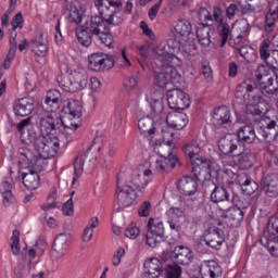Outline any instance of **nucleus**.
<instances>
[{
  "label": "nucleus",
  "instance_id": "nucleus-1",
  "mask_svg": "<svg viewBox=\"0 0 278 278\" xmlns=\"http://www.w3.org/2000/svg\"><path fill=\"white\" fill-rule=\"evenodd\" d=\"M155 60L159 62V68L154 71L155 86L166 88L168 84H176L181 79L176 70L184 64L181 59L173 53H168L164 48H157Z\"/></svg>",
  "mask_w": 278,
  "mask_h": 278
},
{
  "label": "nucleus",
  "instance_id": "nucleus-2",
  "mask_svg": "<svg viewBox=\"0 0 278 278\" xmlns=\"http://www.w3.org/2000/svg\"><path fill=\"white\" fill-rule=\"evenodd\" d=\"M28 140L33 144L35 151H37V157L41 160H49L55 157L58 151H60V144L66 147V137L64 135H58L56 138H49L38 132L37 128H28Z\"/></svg>",
  "mask_w": 278,
  "mask_h": 278
},
{
  "label": "nucleus",
  "instance_id": "nucleus-3",
  "mask_svg": "<svg viewBox=\"0 0 278 278\" xmlns=\"http://www.w3.org/2000/svg\"><path fill=\"white\" fill-rule=\"evenodd\" d=\"M39 129L46 138H58L53 136V131H59V136H64L66 144L71 142V134L79 129V124L65 125L62 118L53 116L52 113H42V109H38Z\"/></svg>",
  "mask_w": 278,
  "mask_h": 278
},
{
  "label": "nucleus",
  "instance_id": "nucleus-4",
  "mask_svg": "<svg viewBox=\"0 0 278 278\" xmlns=\"http://www.w3.org/2000/svg\"><path fill=\"white\" fill-rule=\"evenodd\" d=\"M147 186H149V180L142 182V175L139 173L132 174L125 187L121 188L117 185L115 191V205H117V208L125 210V207L134 205L136 198L144 194Z\"/></svg>",
  "mask_w": 278,
  "mask_h": 278
},
{
  "label": "nucleus",
  "instance_id": "nucleus-5",
  "mask_svg": "<svg viewBox=\"0 0 278 278\" xmlns=\"http://www.w3.org/2000/svg\"><path fill=\"white\" fill-rule=\"evenodd\" d=\"M38 154L29 148L18 149V164L22 168H28V172L22 174V181L27 190H38L40 186V176L36 173L35 166L38 164Z\"/></svg>",
  "mask_w": 278,
  "mask_h": 278
},
{
  "label": "nucleus",
  "instance_id": "nucleus-6",
  "mask_svg": "<svg viewBox=\"0 0 278 278\" xmlns=\"http://www.w3.org/2000/svg\"><path fill=\"white\" fill-rule=\"evenodd\" d=\"M236 206H218L220 218H223L228 227H240V223L244 220V210L249 208L250 203L244 200L236 198L232 200Z\"/></svg>",
  "mask_w": 278,
  "mask_h": 278
},
{
  "label": "nucleus",
  "instance_id": "nucleus-7",
  "mask_svg": "<svg viewBox=\"0 0 278 278\" xmlns=\"http://www.w3.org/2000/svg\"><path fill=\"white\" fill-rule=\"evenodd\" d=\"M167 103L170 110H186L190 108V97L181 89H170L167 91Z\"/></svg>",
  "mask_w": 278,
  "mask_h": 278
},
{
  "label": "nucleus",
  "instance_id": "nucleus-8",
  "mask_svg": "<svg viewBox=\"0 0 278 278\" xmlns=\"http://www.w3.org/2000/svg\"><path fill=\"white\" fill-rule=\"evenodd\" d=\"M170 260L178 266H189L194 261V252L188 247L176 245L169 254Z\"/></svg>",
  "mask_w": 278,
  "mask_h": 278
},
{
  "label": "nucleus",
  "instance_id": "nucleus-9",
  "mask_svg": "<svg viewBox=\"0 0 278 278\" xmlns=\"http://www.w3.org/2000/svg\"><path fill=\"white\" fill-rule=\"evenodd\" d=\"M218 150L227 157H233L242 147L237 138L226 135L217 140Z\"/></svg>",
  "mask_w": 278,
  "mask_h": 278
},
{
  "label": "nucleus",
  "instance_id": "nucleus-10",
  "mask_svg": "<svg viewBox=\"0 0 278 278\" xmlns=\"http://www.w3.org/2000/svg\"><path fill=\"white\" fill-rule=\"evenodd\" d=\"M263 239L268 249L278 251V217L271 218L263 231Z\"/></svg>",
  "mask_w": 278,
  "mask_h": 278
},
{
  "label": "nucleus",
  "instance_id": "nucleus-11",
  "mask_svg": "<svg viewBox=\"0 0 278 278\" xmlns=\"http://www.w3.org/2000/svg\"><path fill=\"white\" fill-rule=\"evenodd\" d=\"M261 188L269 199L278 198V174H267L261 179Z\"/></svg>",
  "mask_w": 278,
  "mask_h": 278
},
{
  "label": "nucleus",
  "instance_id": "nucleus-12",
  "mask_svg": "<svg viewBox=\"0 0 278 278\" xmlns=\"http://www.w3.org/2000/svg\"><path fill=\"white\" fill-rule=\"evenodd\" d=\"M269 49L270 40L266 39L262 42L260 47L261 60H263L265 64H267L271 68L278 71V50L274 49L271 51H268Z\"/></svg>",
  "mask_w": 278,
  "mask_h": 278
},
{
  "label": "nucleus",
  "instance_id": "nucleus-13",
  "mask_svg": "<svg viewBox=\"0 0 278 278\" xmlns=\"http://www.w3.org/2000/svg\"><path fill=\"white\" fill-rule=\"evenodd\" d=\"M275 68L271 67L268 64H258L254 75L256 78V81L258 85H261V88L263 90V94H266V87L268 86V79H270V77L277 76V74L275 73Z\"/></svg>",
  "mask_w": 278,
  "mask_h": 278
},
{
  "label": "nucleus",
  "instance_id": "nucleus-14",
  "mask_svg": "<svg viewBox=\"0 0 278 278\" xmlns=\"http://www.w3.org/2000/svg\"><path fill=\"white\" fill-rule=\"evenodd\" d=\"M160 159L155 162V169L159 173H168L170 168H177V166H181V162L176 155H164L165 152H157Z\"/></svg>",
  "mask_w": 278,
  "mask_h": 278
},
{
  "label": "nucleus",
  "instance_id": "nucleus-15",
  "mask_svg": "<svg viewBox=\"0 0 278 278\" xmlns=\"http://www.w3.org/2000/svg\"><path fill=\"white\" fill-rule=\"evenodd\" d=\"M35 100L31 97H24L15 100L13 104V112L15 116H29L35 110Z\"/></svg>",
  "mask_w": 278,
  "mask_h": 278
},
{
  "label": "nucleus",
  "instance_id": "nucleus-16",
  "mask_svg": "<svg viewBox=\"0 0 278 278\" xmlns=\"http://www.w3.org/2000/svg\"><path fill=\"white\" fill-rule=\"evenodd\" d=\"M233 157H237L238 165L242 170H249V168H253L255 166V154L249 148L239 149L238 153L235 154Z\"/></svg>",
  "mask_w": 278,
  "mask_h": 278
},
{
  "label": "nucleus",
  "instance_id": "nucleus-17",
  "mask_svg": "<svg viewBox=\"0 0 278 278\" xmlns=\"http://www.w3.org/2000/svg\"><path fill=\"white\" fill-rule=\"evenodd\" d=\"M204 242L211 249H220L223 242H225V231L216 226L210 227L208 233L204 237Z\"/></svg>",
  "mask_w": 278,
  "mask_h": 278
},
{
  "label": "nucleus",
  "instance_id": "nucleus-18",
  "mask_svg": "<svg viewBox=\"0 0 278 278\" xmlns=\"http://www.w3.org/2000/svg\"><path fill=\"white\" fill-rule=\"evenodd\" d=\"M92 162H97V156L92 153L89 148L84 155H78L74 162V177L72 181V186H75V181L79 177V170L84 168V166H89Z\"/></svg>",
  "mask_w": 278,
  "mask_h": 278
},
{
  "label": "nucleus",
  "instance_id": "nucleus-19",
  "mask_svg": "<svg viewBox=\"0 0 278 278\" xmlns=\"http://www.w3.org/2000/svg\"><path fill=\"white\" fill-rule=\"evenodd\" d=\"M47 40V35L40 33L34 39L30 40L29 49L37 55V58H45L49 52V45Z\"/></svg>",
  "mask_w": 278,
  "mask_h": 278
},
{
  "label": "nucleus",
  "instance_id": "nucleus-20",
  "mask_svg": "<svg viewBox=\"0 0 278 278\" xmlns=\"http://www.w3.org/2000/svg\"><path fill=\"white\" fill-rule=\"evenodd\" d=\"M200 178H197V176H184L178 180L177 188L185 197H192L199 190V185L197 184Z\"/></svg>",
  "mask_w": 278,
  "mask_h": 278
},
{
  "label": "nucleus",
  "instance_id": "nucleus-21",
  "mask_svg": "<svg viewBox=\"0 0 278 278\" xmlns=\"http://www.w3.org/2000/svg\"><path fill=\"white\" fill-rule=\"evenodd\" d=\"M239 144L242 148H245V144H255L257 140V135L255 134V128L251 125H244L237 130V138Z\"/></svg>",
  "mask_w": 278,
  "mask_h": 278
},
{
  "label": "nucleus",
  "instance_id": "nucleus-22",
  "mask_svg": "<svg viewBox=\"0 0 278 278\" xmlns=\"http://www.w3.org/2000/svg\"><path fill=\"white\" fill-rule=\"evenodd\" d=\"M166 123L169 129H175L176 131H179L188 125V115L184 112H169L166 115Z\"/></svg>",
  "mask_w": 278,
  "mask_h": 278
},
{
  "label": "nucleus",
  "instance_id": "nucleus-23",
  "mask_svg": "<svg viewBox=\"0 0 278 278\" xmlns=\"http://www.w3.org/2000/svg\"><path fill=\"white\" fill-rule=\"evenodd\" d=\"M148 103L151 105V110L154 114V118H164V94L160 91H155L151 97L148 98Z\"/></svg>",
  "mask_w": 278,
  "mask_h": 278
},
{
  "label": "nucleus",
  "instance_id": "nucleus-24",
  "mask_svg": "<svg viewBox=\"0 0 278 278\" xmlns=\"http://www.w3.org/2000/svg\"><path fill=\"white\" fill-rule=\"evenodd\" d=\"M212 123L215 127H225L231 124V112L227 106H219L213 111Z\"/></svg>",
  "mask_w": 278,
  "mask_h": 278
},
{
  "label": "nucleus",
  "instance_id": "nucleus-25",
  "mask_svg": "<svg viewBox=\"0 0 278 278\" xmlns=\"http://www.w3.org/2000/svg\"><path fill=\"white\" fill-rule=\"evenodd\" d=\"M192 173L197 179L201 177V174L210 175L212 173V161L207 159L197 157L191 162Z\"/></svg>",
  "mask_w": 278,
  "mask_h": 278
},
{
  "label": "nucleus",
  "instance_id": "nucleus-26",
  "mask_svg": "<svg viewBox=\"0 0 278 278\" xmlns=\"http://www.w3.org/2000/svg\"><path fill=\"white\" fill-rule=\"evenodd\" d=\"M162 261L159 258H151L143 264L144 277L148 275L149 278H157L164 273Z\"/></svg>",
  "mask_w": 278,
  "mask_h": 278
},
{
  "label": "nucleus",
  "instance_id": "nucleus-27",
  "mask_svg": "<svg viewBox=\"0 0 278 278\" xmlns=\"http://www.w3.org/2000/svg\"><path fill=\"white\" fill-rule=\"evenodd\" d=\"M71 239L70 233H59L53 242L52 250L58 253L59 257H64L66 251H68V240Z\"/></svg>",
  "mask_w": 278,
  "mask_h": 278
},
{
  "label": "nucleus",
  "instance_id": "nucleus-28",
  "mask_svg": "<svg viewBox=\"0 0 278 278\" xmlns=\"http://www.w3.org/2000/svg\"><path fill=\"white\" fill-rule=\"evenodd\" d=\"M81 103L77 100H65L61 112L64 114H70L72 118H81Z\"/></svg>",
  "mask_w": 278,
  "mask_h": 278
},
{
  "label": "nucleus",
  "instance_id": "nucleus-29",
  "mask_svg": "<svg viewBox=\"0 0 278 278\" xmlns=\"http://www.w3.org/2000/svg\"><path fill=\"white\" fill-rule=\"evenodd\" d=\"M242 193L245 194V197H251V194L255 193L256 190L260 188V185L255 182L252 178L247 176V174H241L238 179Z\"/></svg>",
  "mask_w": 278,
  "mask_h": 278
},
{
  "label": "nucleus",
  "instance_id": "nucleus-30",
  "mask_svg": "<svg viewBox=\"0 0 278 278\" xmlns=\"http://www.w3.org/2000/svg\"><path fill=\"white\" fill-rule=\"evenodd\" d=\"M154 121L151 116H143L138 121V129L141 131L142 136L146 138H153L152 136L155 134Z\"/></svg>",
  "mask_w": 278,
  "mask_h": 278
},
{
  "label": "nucleus",
  "instance_id": "nucleus-31",
  "mask_svg": "<svg viewBox=\"0 0 278 278\" xmlns=\"http://www.w3.org/2000/svg\"><path fill=\"white\" fill-rule=\"evenodd\" d=\"M260 134L265 142H275L278 138V125L275 121H269L266 127L260 128Z\"/></svg>",
  "mask_w": 278,
  "mask_h": 278
},
{
  "label": "nucleus",
  "instance_id": "nucleus-32",
  "mask_svg": "<svg viewBox=\"0 0 278 278\" xmlns=\"http://www.w3.org/2000/svg\"><path fill=\"white\" fill-rule=\"evenodd\" d=\"M88 67L91 71H96V73H101V71H105V66H108V63H105V56L103 52L93 53L88 58Z\"/></svg>",
  "mask_w": 278,
  "mask_h": 278
},
{
  "label": "nucleus",
  "instance_id": "nucleus-33",
  "mask_svg": "<svg viewBox=\"0 0 278 278\" xmlns=\"http://www.w3.org/2000/svg\"><path fill=\"white\" fill-rule=\"evenodd\" d=\"M212 203H226V205H231V200L229 199V191L225 187L215 186L211 193Z\"/></svg>",
  "mask_w": 278,
  "mask_h": 278
},
{
  "label": "nucleus",
  "instance_id": "nucleus-34",
  "mask_svg": "<svg viewBox=\"0 0 278 278\" xmlns=\"http://www.w3.org/2000/svg\"><path fill=\"white\" fill-rule=\"evenodd\" d=\"M70 75L72 76L76 90H84L88 86V73H86V70H76Z\"/></svg>",
  "mask_w": 278,
  "mask_h": 278
},
{
  "label": "nucleus",
  "instance_id": "nucleus-35",
  "mask_svg": "<svg viewBox=\"0 0 278 278\" xmlns=\"http://www.w3.org/2000/svg\"><path fill=\"white\" fill-rule=\"evenodd\" d=\"M108 29H110V27H108V23H105V20L101 17V15L91 16L89 31L93 36L101 31H108Z\"/></svg>",
  "mask_w": 278,
  "mask_h": 278
},
{
  "label": "nucleus",
  "instance_id": "nucleus-36",
  "mask_svg": "<svg viewBox=\"0 0 278 278\" xmlns=\"http://www.w3.org/2000/svg\"><path fill=\"white\" fill-rule=\"evenodd\" d=\"M148 232L152 233L160 240H164V224L160 219L150 217L148 220Z\"/></svg>",
  "mask_w": 278,
  "mask_h": 278
},
{
  "label": "nucleus",
  "instance_id": "nucleus-37",
  "mask_svg": "<svg viewBox=\"0 0 278 278\" xmlns=\"http://www.w3.org/2000/svg\"><path fill=\"white\" fill-rule=\"evenodd\" d=\"M16 36L17 34H14V36H10V49H9V53L4 60L3 63V68L5 71H8L10 68V66H12V60H14L15 55H16V49H18V42L16 41Z\"/></svg>",
  "mask_w": 278,
  "mask_h": 278
},
{
  "label": "nucleus",
  "instance_id": "nucleus-38",
  "mask_svg": "<svg viewBox=\"0 0 278 278\" xmlns=\"http://www.w3.org/2000/svg\"><path fill=\"white\" fill-rule=\"evenodd\" d=\"M182 152L185 153L186 157H189L190 162H194L197 157H199V153H201V148L199 147V143L194 140L186 143L182 147Z\"/></svg>",
  "mask_w": 278,
  "mask_h": 278
},
{
  "label": "nucleus",
  "instance_id": "nucleus-39",
  "mask_svg": "<svg viewBox=\"0 0 278 278\" xmlns=\"http://www.w3.org/2000/svg\"><path fill=\"white\" fill-rule=\"evenodd\" d=\"M197 38L198 42H200L202 47H210V43L212 42V40L210 39V26L205 24H200L197 27Z\"/></svg>",
  "mask_w": 278,
  "mask_h": 278
},
{
  "label": "nucleus",
  "instance_id": "nucleus-40",
  "mask_svg": "<svg viewBox=\"0 0 278 278\" xmlns=\"http://www.w3.org/2000/svg\"><path fill=\"white\" fill-rule=\"evenodd\" d=\"M92 33L86 26H78L76 28V37L78 42L83 45V47H90L92 45Z\"/></svg>",
  "mask_w": 278,
  "mask_h": 278
},
{
  "label": "nucleus",
  "instance_id": "nucleus-41",
  "mask_svg": "<svg viewBox=\"0 0 278 278\" xmlns=\"http://www.w3.org/2000/svg\"><path fill=\"white\" fill-rule=\"evenodd\" d=\"M64 10L68 12L70 21H72V23H76V25L81 23V13L75 3L65 0Z\"/></svg>",
  "mask_w": 278,
  "mask_h": 278
},
{
  "label": "nucleus",
  "instance_id": "nucleus-42",
  "mask_svg": "<svg viewBox=\"0 0 278 278\" xmlns=\"http://www.w3.org/2000/svg\"><path fill=\"white\" fill-rule=\"evenodd\" d=\"M93 36H96L98 45H104V47H109V49H112V45H114V37L112 36V33H110V28L106 30H102Z\"/></svg>",
  "mask_w": 278,
  "mask_h": 278
},
{
  "label": "nucleus",
  "instance_id": "nucleus-43",
  "mask_svg": "<svg viewBox=\"0 0 278 278\" xmlns=\"http://www.w3.org/2000/svg\"><path fill=\"white\" fill-rule=\"evenodd\" d=\"M64 106V101L62 98H54L52 100H45V104L41 108V112L47 111L50 114H53L60 110V106Z\"/></svg>",
  "mask_w": 278,
  "mask_h": 278
},
{
  "label": "nucleus",
  "instance_id": "nucleus-44",
  "mask_svg": "<svg viewBox=\"0 0 278 278\" xmlns=\"http://www.w3.org/2000/svg\"><path fill=\"white\" fill-rule=\"evenodd\" d=\"M11 251L13 255H20L21 253V231L18 229H14L11 237Z\"/></svg>",
  "mask_w": 278,
  "mask_h": 278
},
{
  "label": "nucleus",
  "instance_id": "nucleus-45",
  "mask_svg": "<svg viewBox=\"0 0 278 278\" xmlns=\"http://www.w3.org/2000/svg\"><path fill=\"white\" fill-rule=\"evenodd\" d=\"M174 29L177 36H190L192 25H190L189 22L179 21Z\"/></svg>",
  "mask_w": 278,
  "mask_h": 278
},
{
  "label": "nucleus",
  "instance_id": "nucleus-46",
  "mask_svg": "<svg viewBox=\"0 0 278 278\" xmlns=\"http://www.w3.org/2000/svg\"><path fill=\"white\" fill-rule=\"evenodd\" d=\"M60 86L65 92H77V87L75 86L73 76H71V74L61 79Z\"/></svg>",
  "mask_w": 278,
  "mask_h": 278
},
{
  "label": "nucleus",
  "instance_id": "nucleus-47",
  "mask_svg": "<svg viewBox=\"0 0 278 278\" xmlns=\"http://www.w3.org/2000/svg\"><path fill=\"white\" fill-rule=\"evenodd\" d=\"M164 275L165 278H181V267L175 263L166 265Z\"/></svg>",
  "mask_w": 278,
  "mask_h": 278
},
{
  "label": "nucleus",
  "instance_id": "nucleus-48",
  "mask_svg": "<svg viewBox=\"0 0 278 278\" xmlns=\"http://www.w3.org/2000/svg\"><path fill=\"white\" fill-rule=\"evenodd\" d=\"M217 29L222 38L220 47H225V45H227V40H229V24L222 22L217 25Z\"/></svg>",
  "mask_w": 278,
  "mask_h": 278
},
{
  "label": "nucleus",
  "instance_id": "nucleus-49",
  "mask_svg": "<svg viewBox=\"0 0 278 278\" xmlns=\"http://www.w3.org/2000/svg\"><path fill=\"white\" fill-rule=\"evenodd\" d=\"M278 18V11L273 9H269L268 13L266 14V25H265V31H273V28L275 27V21Z\"/></svg>",
  "mask_w": 278,
  "mask_h": 278
},
{
  "label": "nucleus",
  "instance_id": "nucleus-50",
  "mask_svg": "<svg viewBox=\"0 0 278 278\" xmlns=\"http://www.w3.org/2000/svg\"><path fill=\"white\" fill-rule=\"evenodd\" d=\"M239 54L247 62L251 63V62H253V60H255V50H253L250 46H242L239 49Z\"/></svg>",
  "mask_w": 278,
  "mask_h": 278
},
{
  "label": "nucleus",
  "instance_id": "nucleus-51",
  "mask_svg": "<svg viewBox=\"0 0 278 278\" xmlns=\"http://www.w3.org/2000/svg\"><path fill=\"white\" fill-rule=\"evenodd\" d=\"M24 23H25V18L23 17V13L21 12L16 13L11 22V25H12L11 36L14 37V34H16V29H23Z\"/></svg>",
  "mask_w": 278,
  "mask_h": 278
},
{
  "label": "nucleus",
  "instance_id": "nucleus-52",
  "mask_svg": "<svg viewBox=\"0 0 278 278\" xmlns=\"http://www.w3.org/2000/svg\"><path fill=\"white\" fill-rule=\"evenodd\" d=\"M193 51H197V45H194V41H185V43L180 47V53L184 55V58H190Z\"/></svg>",
  "mask_w": 278,
  "mask_h": 278
},
{
  "label": "nucleus",
  "instance_id": "nucleus-53",
  "mask_svg": "<svg viewBox=\"0 0 278 278\" xmlns=\"http://www.w3.org/2000/svg\"><path fill=\"white\" fill-rule=\"evenodd\" d=\"M164 149H166L165 153ZM173 149H175L173 140H167L166 142L160 143L159 147L155 148V151L164 153L163 155H173Z\"/></svg>",
  "mask_w": 278,
  "mask_h": 278
},
{
  "label": "nucleus",
  "instance_id": "nucleus-54",
  "mask_svg": "<svg viewBox=\"0 0 278 278\" xmlns=\"http://www.w3.org/2000/svg\"><path fill=\"white\" fill-rule=\"evenodd\" d=\"M153 205L149 201H144L138 208V214L141 218H149Z\"/></svg>",
  "mask_w": 278,
  "mask_h": 278
},
{
  "label": "nucleus",
  "instance_id": "nucleus-55",
  "mask_svg": "<svg viewBox=\"0 0 278 278\" xmlns=\"http://www.w3.org/2000/svg\"><path fill=\"white\" fill-rule=\"evenodd\" d=\"M167 223L173 231H177V233L181 231V222L179 220V217L168 215Z\"/></svg>",
  "mask_w": 278,
  "mask_h": 278
},
{
  "label": "nucleus",
  "instance_id": "nucleus-56",
  "mask_svg": "<svg viewBox=\"0 0 278 278\" xmlns=\"http://www.w3.org/2000/svg\"><path fill=\"white\" fill-rule=\"evenodd\" d=\"M62 212L64 214V216H73V214H75V207L73 204V198H70L62 207Z\"/></svg>",
  "mask_w": 278,
  "mask_h": 278
},
{
  "label": "nucleus",
  "instance_id": "nucleus-57",
  "mask_svg": "<svg viewBox=\"0 0 278 278\" xmlns=\"http://www.w3.org/2000/svg\"><path fill=\"white\" fill-rule=\"evenodd\" d=\"M167 46L169 47V49H180L181 48V40L179 39V35L173 34L167 39Z\"/></svg>",
  "mask_w": 278,
  "mask_h": 278
},
{
  "label": "nucleus",
  "instance_id": "nucleus-58",
  "mask_svg": "<svg viewBox=\"0 0 278 278\" xmlns=\"http://www.w3.org/2000/svg\"><path fill=\"white\" fill-rule=\"evenodd\" d=\"M147 244L148 247H151L152 249H155V247H157L160 244V242H164V240L159 239L155 235H153L152 232L147 233Z\"/></svg>",
  "mask_w": 278,
  "mask_h": 278
},
{
  "label": "nucleus",
  "instance_id": "nucleus-59",
  "mask_svg": "<svg viewBox=\"0 0 278 278\" xmlns=\"http://www.w3.org/2000/svg\"><path fill=\"white\" fill-rule=\"evenodd\" d=\"M123 23V17L117 15L116 10L112 11V15H110L109 18H106V25H113L116 27L117 25H121Z\"/></svg>",
  "mask_w": 278,
  "mask_h": 278
},
{
  "label": "nucleus",
  "instance_id": "nucleus-60",
  "mask_svg": "<svg viewBox=\"0 0 278 278\" xmlns=\"http://www.w3.org/2000/svg\"><path fill=\"white\" fill-rule=\"evenodd\" d=\"M29 127L31 126V117H27L25 119H22L17 125H16V129L18 131V134H21L23 136V131H25V129H29Z\"/></svg>",
  "mask_w": 278,
  "mask_h": 278
},
{
  "label": "nucleus",
  "instance_id": "nucleus-61",
  "mask_svg": "<svg viewBox=\"0 0 278 278\" xmlns=\"http://www.w3.org/2000/svg\"><path fill=\"white\" fill-rule=\"evenodd\" d=\"M94 5H106L108 8H123V2L121 1H110V0H97Z\"/></svg>",
  "mask_w": 278,
  "mask_h": 278
},
{
  "label": "nucleus",
  "instance_id": "nucleus-62",
  "mask_svg": "<svg viewBox=\"0 0 278 278\" xmlns=\"http://www.w3.org/2000/svg\"><path fill=\"white\" fill-rule=\"evenodd\" d=\"M126 238H130L131 240H136L138 236H140V229L136 226H129L125 230Z\"/></svg>",
  "mask_w": 278,
  "mask_h": 278
},
{
  "label": "nucleus",
  "instance_id": "nucleus-63",
  "mask_svg": "<svg viewBox=\"0 0 278 278\" xmlns=\"http://www.w3.org/2000/svg\"><path fill=\"white\" fill-rule=\"evenodd\" d=\"M96 8H98L99 10L100 17H102L105 21V23H108V18L112 16V11H110V7L96 5Z\"/></svg>",
  "mask_w": 278,
  "mask_h": 278
},
{
  "label": "nucleus",
  "instance_id": "nucleus-64",
  "mask_svg": "<svg viewBox=\"0 0 278 278\" xmlns=\"http://www.w3.org/2000/svg\"><path fill=\"white\" fill-rule=\"evenodd\" d=\"M202 75L206 81H212L214 79V75L212 74V67L207 65V63H202Z\"/></svg>",
  "mask_w": 278,
  "mask_h": 278
}]
</instances>
